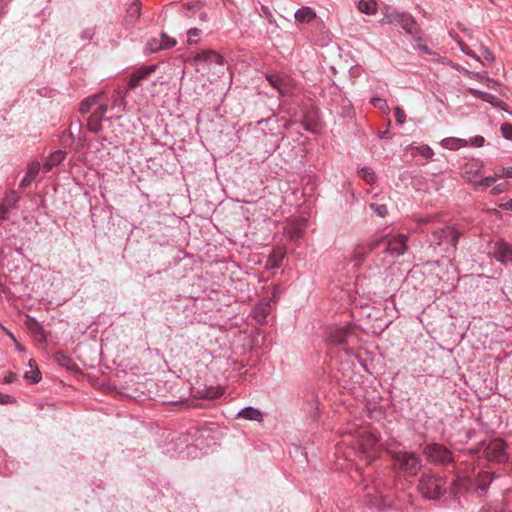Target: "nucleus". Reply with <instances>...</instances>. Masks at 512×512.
<instances>
[{"instance_id":"62","label":"nucleus","mask_w":512,"mask_h":512,"mask_svg":"<svg viewBox=\"0 0 512 512\" xmlns=\"http://www.w3.org/2000/svg\"><path fill=\"white\" fill-rule=\"evenodd\" d=\"M106 138L105 137H99L98 140L99 141H104Z\"/></svg>"},{"instance_id":"13","label":"nucleus","mask_w":512,"mask_h":512,"mask_svg":"<svg viewBox=\"0 0 512 512\" xmlns=\"http://www.w3.org/2000/svg\"><path fill=\"white\" fill-rule=\"evenodd\" d=\"M483 163L478 160H471L465 163L461 169L462 177L474 186H479V181L484 178L482 175Z\"/></svg>"},{"instance_id":"42","label":"nucleus","mask_w":512,"mask_h":512,"mask_svg":"<svg viewBox=\"0 0 512 512\" xmlns=\"http://www.w3.org/2000/svg\"><path fill=\"white\" fill-rule=\"evenodd\" d=\"M458 44H459V46H460L461 51H462L464 54H466V55H468V56H470V57L474 58L476 61L481 62V58H480L477 54H475V53L470 49V47H469L467 44H465L464 42H461V41H458Z\"/></svg>"},{"instance_id":"50","label":"nucleus","mask_w":512,"mask_h":512,"mask_svg":"<svg viewBox=\"0 0 512 512\" xmlns=\"http://www.w3.org/2000/svg\"><path fill=\"white\" fill-rule=\"evenodd\" d=\"M485 139L483 136L477 135L471 138L470 143L474 147H482L484 145Z\"/></svg>"},{"instance_id":"28","label":"nucleus","mask_w":512,"mask_h":512,"mask_svg":"<svg viewBox=\"0 0 512 512\" xmlns=\"http://www.w3.org/2000/svg\"><path fill=\"white\" fill-rule=\"evenodd\" d=\"M441 145L446 149L454 150L467 146V141L461 138L447 137L441 141Z\"/></svg>"},{"instance_id":"46","label":"nucleus","mask_w":512,"mask_h":512,"mask_svg":"<svg viewBox=\"0 0 512 512\" xmlns=\"http://www.w3.org/2000/svg\"><path fill=\"white\" fill-rule=\"evenodd\" d=\"M394 114H395V117H396V122L397 124L399 125H402L405 123L406 121V114L404 112V110L400 107H396L395 110H394Z\"/></svg>"},{"instance_id":"5","label":"nucleus","mask_w":512,"mask_h":512,"mask_svg":"<svg viewBox=\"0 0 512 512\" xmlns=\"http://www.w3.org/2000/svg\"><path fill=\"white\" fill-rule=\"evenodd\" d=\"M369 251L382 247L384 251L393 257L403 255L407 250V236L400 234L393 238L382 237L371 240L367 244Z\"/></svg>"},{"instance_id":"36","label":"nucleus","mask_w":512,"mask_h":512,"mask_svg":"<svg viewBox=\"0 0 512 512\" xmlns=\"http://www.w3.org/2000/svg\"><path fill=\"white\" fill-rule=\"evenodd\" d=\"M161 46H162V44H161L160 39L152 38L146 43L145 52L146 53H156V52L162 50Z\"/></svg>"},{"instance_id":"12","label":"nucleus","mask_w":512,"mask_h":512,"mask_svg":"<svg viewBox=\"0 0 512 512\" xmlns=\"http://www.w3.org/2000/svg\"><path fill=\"white\" fill-rule=\"evenodd\" d=\"M158 69L157 64L146 65L137 68L130 75L127 91L135 90L140 87L144 80H147L156 70Z\"/></svg>"},{"instance_id":"39","label":"nucleus","mask_w":512,"mask_h":512,"mask_svg":"<svg viewBox=\"0 0 512 512\" xmlns=\"http://www.w3.org/2000/svg\"><path fill=\"white\" fill-rule=\"evenodd\" d=\"M369 208L373 211V213L381 218H384L388 214V209L385 204L370 203Z\"/></svg>"},{"instance_id":"52","label":"nucleus","mask_w":512,"mask_h":512,"mask_svg":"<svg viewBox=\"0 0 512 512\" xmlns=\"http://www.w3.org/2000/svg\"><path fill=\"white\" fill-rule=\"evenodd\" d=\"M15 402H16V400L13 396L0 393V403L1 404H11V403H15Z\"/></svg>"},{"instance_id":"58","label":"nucleus","mask_w":512,"mask_h":512,"mask_svg":"<svg viewBox=\"0 0 512 512\" xmlns=\"http://www.w3.org/2000/svg\"><path fill=\"white\" fill-rule=\"evenodd\" d=\"M17 378V375L12 373V372H9L7 375H5L4 377V381L5 383H13Z\"/></svg>"},{"instance_id":"4","label":"nucleus","mask_w":512,"mask_h":512,"mask_svg":"<svg viewBox=\"0 0 512 512\" xmlns=\"http://www.w3.org/2000/svg\"><path fill=\"white\" fill-rule=\"evenodd\" d=\"M364 482V503L371 507L380 509L384 505V496L382 491L390 487V481L383 479L380 473L370 476L363 480Z\"/></svg>"},{"instance_id":"14","label":"nucleus","mask_w":512,"mask_h":512,"mask_svg":"<svg viewBox=\"0 0 512 512\" xmlns=\"http://www.w3.org/2000/svg\"><path fill=\"white\" fill-rule=\"evenodd\" d=\"M108 111V105L105 103L100 104L93 113L88 117L87 128L90 132L98 133L102 130V121Z\"/></svg>"},{"instance_id":"1","label":"nucleus","mask_w":512,"mask_h":512,"mask_svg":"<svg viewBox=\"0 0 512 512\" xmlns=\"http://www.w3.org/2000/svg\"><path fill=\"white\" fill-rule=\"evenodd\" d=\"M346 433L353 437L351 443L357 456L370 465L376 459L379 452V439L376 434L366 427L348 428Z\"/></svg>"},{"instance_id":"54","label":"nucleus","mask_w":512,"mask_h":512,"mask_svg":"<svg viewBox=\"0 0 512 512\" xmlns=\"http://www.w3.org/2000/svg\"><path fill=\"white\" fill-rule=\"evenodd\" d=\"M56 358H57L58 362H59L61 365H65V364H66V362H70V358H69V357H67V356H65V355H64V354H62V353H58V354L56 355Z\"/></svg>"},{"instance_id":"26","label":"nucleus","mask_w":512,"mask_h":512,"mask_svg":"<svg viewBox=\"0 0 512 512\" xmlns=\"http://www.w3.org/2000/svg\"><path fill=\"white\" fill-rule=\"evenodd\" d=\"M104 96L103 92L95 93L93 95L88 96L83 99L79 104V111L82 114H85L91 110L93 106L99 103V101Z\"/></svg>"},{"instance_id":"61","label":"nucleus","mask_w":512,"mask_h":512,"mask_svg":"<svg viewBox=\"0 0 512 512\" xmlns=\"http://www.w3.org/2000/svg\"><path fill=\"white\" fill-rule=\"evenodd\" d=\"M33 363H34V361L31 359V360L29 361V367H31V368H32V367H33Z\"/></svg>"},{"instance_id":"2","label":"nucleus","mask_w":512,"mask_h":512,"mask_svg":"<svg viewBox=\"0 0 512 512\" xmlns=\"http://www.w3.org/2000/svg\"><path fill=\"white\" fill-rule=\"evenodd\" d=\"M462 233V231L453 225H446L445 227L434 230L432 242L435 249L445 257H454Z\"/></svg>"},{"instance_id":"29","label":"nucleus","mask_w":512,"mask_h":512,"mask_svg":"<svg viewBox=\"0 0 512 512\" xmlns=\"http://www.w3.org/2000/svg\"><path fill=\"white\" fill-rule=\"evenodd\" d=\"M271 311V306L269 303H260L255 308V319L259 324H263L266 322V318Z\"/></svg>"},{"instance_id":"32","label":"nucleus","mask_w":512,"mask_h":512,"mask_svg":"<svg viewBox=\"0 0 512 512\" xmlns=\"http://www.w3.org/2000/svg\"><path fill=\"white\" fill-rule=\"evenodd\" d=\"M359 177L367 184H374L377 180L375 172L369 167H363L358 170Z\"/></svg>"},{"instance_id":"6","label":"nucleus","mask_w":512,"mask_h":512,"mask_svg":"<svg viewBox=\"0 0 512 512\" xmlns=\"http://www.w3.org/2000/svg\"><path fill=\"white\" fill-rule=\"evenodd\" d=\"M354 339L353 327L350 324L331 326L327 330V340L333 345L343 346L342 349L347 355L353 354L352 348L348 345Z\"/></svg>"},{"instance_id":"37","label":"nucleus","mask_w":512,"mask_h":512,"mask_svg":"<svg viewBox=\"0 0 512 512\" xmlns=\"http://www.w3.org/2000/svg\"><path fill=\"white\" fill-rule=\"evenodd\" d=\"M194 396L200 399H214L218 396V393L212 388L203 390L197 389L194 392Z\"/></svg>"},{"instance_id":"49","label":"nucleus","mask_w":512,"mask_h":512,"mask_svg":"<svg viewBox=\"0 0 512 512\" xmlns=\"http://www.w3.org/2000/svg\"><path fill=\"white\" fill-rule=\"evenodd\" d=\"M95 35V31L93 28H86L81 32V39L83 40H92Z\"/></svg>"},{"instance_id":"45","label":"nucleus","mask_w":512,"mask_h":512,"mask_svg":"<svg viewBox=\"0 0 512 512\" xmlns=\"http://www.w3.org/2000/svg\"><path fill=\"white\" fill-rule=\"evenodd\" d=\"M420 42L421 41H419V42H413L412 41L413 48L414 49H419L420 51H422L423 53L428 54V55H436V56H438V54L436 52L431 50L427 45L420 44Z\"/></svg>"},{"instance_id":"21","label":"nucleus","mask_w":512,"mask_h":512,"mask_svg":"<svg viewBox=\"0 0 512 512\" xmlns=\"http://www.w3.org/2000/svg\"><path fill=\"white\" fill-rule=\"evenodd\" d=\"M493 477L490 472H481L475 479V486L478 496L482 497L486 494Z\"/></svg>"},{"instance_id":"9","label":"nucleus","mask_w":512,"mask_h":512,"mask_svg":"<svg viewBox=\"0 0 512 512\" xmlns=\"http://www.w3.org/2000/svg\"><path fill=\"white\" fill-rule=\"evenodd\" d=\"M193 62L195 66L197 67L198 71L205 70L208 67H224L225 60L221 54L218 52L211 50V49H205L201 52L197 53L193 57Z\"/></svg>"},{"instance_id":"22","label":"nucleus","mask_w":512,"mask_h":512,"mask_svg":"<svg viewBox=\"0 0 512 512\" xmlns=\"http://www.w3.org/2000/svg\"><path fill=\"white\" fill-rule=\"evenodd\" d=\"M407 12H399L394 9H386L383 18L379 20L380 24H393L400 25V22L403 20L404 16Z\"/></svg>"},{"instance_id":"47","label":"nucleus","mask_w":512,"mask_h":512,"mask_svg":"<svg viewBox=\"0 0 512 512\" xmlns=\"http://www.w3.org/2000/svg\"><path fill=\"white\" fill-rule=\"evenodd\" d=\"M500 130L503 137H505L508 140H512V124L504 123L501 125Z\"/></svg>"},{"instance_id":"17","label":"nucleus","mask_w":512,"mask_h":512,"mask_svg":"<svg viewBox=\"0 0 512 512\" xmlns=\"http://www.w3.org/2000/svg\"><path fill=\"white\" fill-rule=\"evenodd\" d=\"M127 87L123 90H115L111 96V109L117 110V112H124L127 107L126 96Z\"/></svg>"},{"instance_id":"27","label":"nucleus","mask_w":512,"mask_h":512,"mask_svg":"<svg viewBox=\"0 0 512 512\" xmlns=\"http://www.w3.org/2000/svg\"><path fill=\"white\" fill-rule=\"evenodd\" d=\"M266 79L269 84L276 89L281 95H285L288 89L285 86V79L280 74L270 73L266 75Z\"/></svg>"},{"instance_id":"31","label":"nucleus","mask_w":512,"mask_h":512,"mask_svg":"<svg viewBox=\"0 0 512 512\" xmlns=\"http://www.w3.org/2000/svg\"><path fill=\"white\" fill-rule=\"evenodd\" d=\"M29 329L33 333L35 339L39 342L46 341V335L43 327L34 319L30 320Z\"/></svg>"},{"instance_id":"41","label":"nucleus","mask_w":512,"mask_h":512,"mask_svg":"<svg viewBox=\"0 0 512 512\" xmlns=\"http://www.w3.org/2000/svg\"><path fill=\"white\" fill-rule=\"evenodd\" d=\"M201 30L198 28H190L187 31L188 43L196 44L198 42L197 38L201 35Z\"/></svg>"},{"instance_id":"63","label":"nucleus","mask_w":512,"mask_h":512,"mask_svg":"<svg viewBox=\"0 0 512 512\" xmlns=\"http://www.w3.org/2000/svg\"><path fill=\"white\" fill-rule=\"evenodd\" d=\"M8 335H9L13 340H15V338H14L13 334H11V333H9V332H8Z\"/></svg>"},{"instance_id":"34","label":"nucleus","mask_w":512,"mask_h":512,"mask_svg":"<svg viewBox=\"0 0 512 512\" xmlns=\"http://www.w3.org/2000/svg\"><path fill=\"white\" fill-rule=\"evenodd\" d=\"M478 512H505L502 501H493L483 505Z\"/></svg>"},{"instance_id":"16","label":"nucleus","mask_w":512,"mask_h":512,"mask_svg":"<svg viewBox=\"0 0 512 512\" xmlns=\"http://www.w3.org/2000/svg\"><path fill=\"white\" fill-rule=\"evenodd\" d=\"M300 123L305 131L313 134H318L322 130V125L318 117V109H313L312 111L304 114Z\"/></svg>"},{"instance_id":"59","label":"nucleus","mask_w":512,"mask_h":512,"mask_svg":"<svg viewBox=\"0 0 512 512\" xmlns=\"http://www.w3.org/2000/svg\"><path fill=\"white\" fill-rule=\"evenodd\" d=\"M432 220H433V216L427 215V216L420 217L418 219V223L419 224H426V223L431 222Z\"/></svg>"},{"instance_id":"20","label":"nucleus","mask_w":512,"mask_h":512,"mask_svg":"<svg viewBox=\"0 0 512 512\" xmlns=\"http://www.w3.org/2000/svg\"><path fill=\"white\" fill-rule=\"evenodd\" d=\"M141 16V2L134 0L126 10L125 23L134 26Z\"/></svg>"},{"instance_id":"10","label":"nucleus","mask_w":512,"mask_h":512,"mask_svg":"<svg viewBox=\"0 0 512 512\" xmlns=\"http://www.w3.org/2000/svg\"><path fill=\"white\" fill-rule=\"evenodd\" d=\"M484 446L483 456L489 461L502 463L507 459L505 444L502 440L495 439L488 444L482 442Z\"/></svg>"},{"instance_id":"51","label":"nucleus","mask_w":512,"mask_h":512,"mask_svg":"<svg viewBox=\"0 0 512 512\" xmlns=\"http://www.w3.org/2000/svg\"><path fill=\"white\" fill-rule=\"evenodd\" d=\"M507 187H506V184H498V185H495L494 187H492L491 189V193L493 195H499V194H502L506 191Z\"/></svg>"},{"instance_id":"44","label":"nucleus","mask_w":512,"mask_h":512,"mask_svg":"<svg viewBox=\"0 0 512 512\" xmlns=\"http://www.w3.org/2000/svg\"><path fill=\"white\" fill-rule=\"evenodd\" d=\"M371 104H372L374 107H376V108H378V109H380V110H382V111H385V110H387V109H388V105H387L386 100H384V99H382V98H379V97H373V98L371 99Z\"/></svg>"},{"instance_id":"8","label":"nucleus","mask_w":512,"mask_h":512,"mask_svg":"<svg viewBox=\"0 0 512 512\" xmlns=\"http://www.w3.org/2000/svg\"><path fill=\"white\" fill-rule=\"evenodd\" d=\"M423 454L426 456L428 461L434 464L445 465L453 462L452 452L445 446L438 443L426 445L423 449Z\"/></svg>"},{"instance_id":"53","label":"nucleus","mask_w":512,"mask_h":512,"mask_svg":"<svg viewBox=\"0 0 512 512\" xmlns=\"http://www.w3.org/2000/svg\"><path fill=\"white\" fill-rule=\"evenodd\" d=\"M455 68L459 71H462L466 74L469 75L470 78H473V79H479L481 76L479 73H474V72H469L467 69L465 68H462V67H459V66H455Z\"/></svg>"},{"instance_id":"23","label":"nucleus","mask_w":512,"mask_h":512,"mask_svg":"<svg viewBox=\"0 0 512 512\" xmlns=\"http://www.w3.org/2000/svg\"><path fill=\"white\" fill-rule=\"evenodd\" d=\"M295 20L300 23H311L316 19V12L308 6L301 7L294 14Z\"/></svg>"},{"instance_id":"35","label":"nucleus","mask_w":512,"mask_h":512,"mask_svg":"<svg viewBox=\"0 0 512 512\" xmlns=\"http://www.w3.org/2000/svg\"><path fill=\"white\" fill-rule=\"evenodd\" d=\"M202 3L200 1L189 2L183 6V15L187 18H191L196 10H200L202 8Z\"/></svg>"},{"instance_id":"60","label":"nucleus","mask_w":512,"mask_h":512,"mask_svg":"<svg viewBox=\"0 0 512 512\" xmlns=\"http://www.w3.org/2000/svg\"><path fill=\"white\" fill-rule=\"evenodd\" d=\"M199 17H200V19H201L202 21H204V20H206V18H207V14H206L205 12H201V13H200V15H199Z\"/></svg>"},{"instance_id":"33","label":"nucleus","mask_w":512,"mask_h":512,"mask_svg":"<svg viewBox=\"0 0 512 512\" xmlns=\"http://www.w3.org/2000/svg\"><path fill=\"white\" fill-rule=\"evenodd\" d=\"M470 92L477 98H480L481 100H483L487 103H490L492 105H495L498 102V98L491 93L483 92V91H480L477 89H471Z\"/></svg>"},{"instance_id":"11","label":"nucleus","mask_w":512,"mask_h":512,"mask_svg":"<svg viewBox=\"0 0 512 512\" xmlns=\"http://www.w3.org/2000/svg\"><path fill=\"white\" fill-rule=\"evenodd\" d=\"M488 255L504 265L511 264L512 246L502 239L498 240L490 247Z\"/></svg>"},{"instance_id":"15","label":"nucleus","mask_w":512,"mask_h":512,"mask_svg":"<svg viewBox=\"0 0 512 512\" xmlns=\"http://www.w3.org/2000/svg\"><path fill=\"white\" fill-rule=\"evenodd\" d=\"M407 35L411 36L413 42L422 41V30L417 24L415 18L407 13L399 25Z\"/></svg>"},{"instance_id":"38","label":"nucleus","mask_w":512,"mask_h":512,"mask_svg":"<svg viewBox=\"0 0 512 512\" xmlns=\"http://www.w3.org/2000/svg\"><path fill=\"white\" fill-rule=\"evenodd\" d=\"M159 39L161 40V44H162L161 49L162 50L171 49L174 46H176V44H177V41L174 38L168 36L164 32H162L160 34V38Z\"/></svg>"},{"instance_id":"24","label":"nucleus","mask_w":512,"mask_h":512,"mask_svg":"<svg viewBox=\"0 0 512 512\" xmlns=\"http://www.w3.org/2000/svg\"><path fill=\"white\" fill-rule=\"evenodd\" d=\"M66 152L57 150L53 152L43 163V169L45 172H49L53 167L59 165L64 161Z\"/></svg>"},{"instance_id":"30","label":"nucleus","mask_w":512,"mask_h":512,"mask_svg":"<svg viewBox=\"0 0 512 512\" xmlns=\"http://www.w3.org/2000/svg\"><path fill=\"white\" fill-rule=\"evenodd\" d=\"M358 10L367 15H373L377 11L375 0H360L357 4Z\"/></svg>"},{"instance_id":"7","label":"nucleus","mask_w":512,"mask_h":512,"mask_svg":"<svg viewBox=\"0 0 512 512\" xmlns=\"http://www.w3.org/2000/svg\"><path fill=\"white\" fill-rule=\"evenodd\" d=\"M395 465L407 475L415 476L423 466L422 459L412 451L400 450L392 455Z\"/></svg>"},{"instance_id":"3","label":"nucleus","mask_w":512,"mask_h":512,"mask_svg":"<svg viewBox=\"0 0 512 512\" xmlns=\"http://www.w3.org/2000/svg\"><path fill=\"white\" fill-rule=\"evenodd\" d=\"M417 490L424 499L437 501L446 493L447 482L440 475L431 472L423 473L417 484Z\"/></svg>"},{"instance_id":"40","label":"nucleus","mask_w":512,"mask_h":512,"mask_svg":"<svg viewBox=\"0 0 512 512\" xmlns=\"http://www.w3.org/2000/svg\"><path fill=\"white\" fill-rule=\"evenodd\" d=\"M24 378L30 383L35 384L41 380V373L37 368H35L34 370L27 371L24 374Z\"/></svg>"},{"instance_id":"43","label":"nucleus","mask_w":512,"mask_h":512,"mask_svg":"<svg viewBox=\"0 0 512 512\" xmlns=\"http://www.w3.org/2000/svg\"><path fill=\"white\" fill-rule=\"evenodd\" d=\"M420 155H422L426 159H431L434 155V151L428 145H422L416 148Z\"/></svg>"},{"instance_id":"57","label":"nucleus","mask_w":512,"mask_h":512,"mask_svg":"<svg viewBox=\"0 0 512 512\" xmlns=\"http://www.w3.org/2000/svg\"><path fill=\"white\" fill-rule=\"evenodd\" d=\"M354 257L358 263H361L364 260L365 254L361 250H355Z\"/></svg>"},{"instance_id":"18","label":"nucleus","mask_w":512,"mask_h":512,"mask_svg":"<svg viewBox=\"0 0 512 512\" xmlns=\"http://www.w3.org/2000/svg\"><path fill=\"white\" fill-rule=\"evenodd\" d=\"M41 165L39 161H32L28 164L26 175L20 181V188H27L39 174Z\"/></svg>"},{"instance_id":"19","label":"nucleus","mask_w":512,"mask_h":512,"mask_svg":"<svg viewBox=\"0 0 512 512\" xmlns=\"http://www.w3.org/2000/svg\"><path fill=\"white\" fill-rule=\"evenodd\" d=\"M502 178H512V167H503L500 172H495L493 175L484 177L479 181V186L488 188L497 180Z\"/></svg>"},{"instance_id":"48","label":"nucleus","mask_w":512,"mask_h":512,"mask_svg":"<svg viewBox=\"0 0 512 512\" xmlns=\"http://www.w3.org/2000/svg\"><path fill=\"white\" fill-rule=\"evenodd\" d=\"M481 55L482 58L489 63H492L495 59L493 53L486 46H481Z\"/></svg>"},{"instance_id":"56","label":"nucleus","mask_w":512,"mask_h":512,"mask_svg":"<svg viewBox=\"0 0 512 512\" xmlns=\"http://www.w3.org/2000/svg\"><path fill=\"white\" fill-rule=\"evenodd\" d=\"M261 10H262V13L268 18L269 22L272 23L273 17H272V14H271L269 8L266 6H262Z\"/></svg>"},{"instance_id":"25","label":"nucleus","mask_w":512,"mask_h":512,"mask_svg":"<svg viewBox=\"0 0 512 512\" xmlns=\"http://www.w3.org/2000/svg\"><path fill=\"white\" fill-rule=\"evenodd\" d=\"M237 417L261 422L263 420V413L253 406H247L237 413Z\"/></svg>"},{"instance_id":"55","label":"nucleus","mask_w":512,"mask_h":512,"mask_svg":"<svg viewBox=\"0 0 512 512\" xmlns=\"http://www.w3.org/2000/svg\"><path fill=\"white\" fill-rule=\"evenodd\" d=\"M499 207L503 210H512V199H509L505 202H501Z\"/></svg>"}]
</instances>
